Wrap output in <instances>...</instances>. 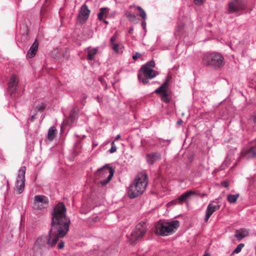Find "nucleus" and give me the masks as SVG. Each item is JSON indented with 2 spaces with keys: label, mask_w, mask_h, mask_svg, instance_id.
Returning <instances> with one entry per match:
<instances>
[{
  "label": "nucleus",
  "mask_w": 256,
  "mask_h": 256,
  "mask_svg": "<svg viewBox=\"0 0 256 256\" xmlns=\"http://www.w3.org/2000/svg\"><path fill=\"white\" fill-rule=\"evenodd\" d=\"M66 210L64 203L56 205L52 212V225L48 236H42L36 241L40 248L54 246L58 239L64 237L69 230L70 220L66 216Z\"/></svg>",
  "instance_id": "nucleus-1"
},
{
  "label": "nucleus",
  "mask_w": 256,
  "mask_h": 256,
  "mask_svg": "<svg viewBox=\"0 0 256 256\" xmlns=\"http://www.w3.org/2000/svg\"><path fill=\"white\" fill-rule=\"evenodd\" d=\"M148 184V178L145 172L138 174L134 181L130 184L128 194L130 198L141 195L145 190Z\"/></svg>",
  "instance_id": "nucleus-2"
},
{
  "label": "nucleus",
  "mask_w": 256,
  "mask_h": 256,
  "mask_svg": "<svg viewBox=\"0 0 256 256\" xmlns=\"http://www.w3.org/2000/svg\"><path fill=\"white\" fill-rule=\"evenodd\" d=\"M224 58L222 54L217 52L205 54L202 58V62L206 66L214 70H218L224 65Z\"/></svg>",
  "instance_id": "nucleus-3"
},
{
  "label": "nucleus",
  "mask_w": 256,
  "mask_h": 256,
  "mask_svg": "<svg viewBox=\"0 0 256 256\" xmlns=\"http://www.w3.org/2000/svg\"><path fill=\"white\" fill-rule=\"evenodd\" d=\"M178 220H172L169 222H158L156 225V234L162 236H167L175 232L179 226Z\"/></svg>",
  "instance_id": "nucleus-4"
},
{
  "label": "nucleus",
  "mask_w": 256,
  "mask_h": 256,
  "mask_svg": "<svg viewBox=\"0 0 256 256\" xmlns=\"http://www.w3.org/2000/svg\"><path fill=\"white\" fill-rule=\"evenodd\" d=\"M146 231V223L144 222L138 223L136 226L130 236H128L130 244L132 245L136 244L142 238Z\"/></svg>",
  "instance_id": "nucleus-5"
},
{
  "label": "nucleus",
  "mask_w": 256,
  "mask_h": 256,
  "mask_svg": "<svg viewBox=\"0 0 256 256\" xmlns=\"http://www.w3.org/2000/svg\"><path fill=\"white\" fill-rule=\"evenodd\" d=\"M114 170L108 164H106L98 168L96 173L97 176L100 178V183L102 186H106L111 180L114 174Z\"/></svg>",
  "instance_id": "nucleus-6"
},
{
  "label": "nucleus",
  "mask_w": 256,
  "mask_h": 256,
  "mask_svg": "<svg viewBox=\"0 0 256 256\" xmlns=\"http://www.w3.org/2000/svg\"><path fill=\"white\" fill-rule=\"evenodd\" d=\"M245 0H230L228 4V14H240V12L245 10Z\"/></svg>",
  "instance_id": "nucleus-7"
},
{
  "label": "nucleus",
  "mask_w": 256,
  "mask_h": 256,
  "mask_svg": "<svg viewBox=\"0 0 256 256\" xmlns=\"http://www.w3.org/2000/svg\"><path fill=\"white\" fill-rule=\"evenodd\" d=\"M26 167H20L18 172V174L16 180V191L18 194H21L24 192L25 186V174Z\"/></svg>",
  "instance_id": "nucleus-8"
},
{
  "label": "nucleus",
  "mask_w": 256,
  "mask_h": 256,
  "mask_svg": "<svg viewBox=\"0 0 256 256\" xmlns=\"http://www.w3.org/2000/svg\"><path fill=\"white\" fill-rule=\"evenodd\" d=\"M154 66V60H150L141 67L140 72H142L144 76L150 79L153 78L158 74V72L152 69Z\"/></svg>",
  "instance_id": "nucleus-9"
},
{
  "label": "nucleus",
  "mask_w": 256,
  "mask_h": 256,
  "mask_svg": "<svg viewBox=\"0 0 256 256\" xmlns=\"http://www.w3.org/2000/svg\"><path fill=\"white\" fill-rule=\"evenodd\" d=\"M48 202V198L44 195H36L34 197V204L36 209L42 210L46 208Z\"/></svg>",
  "instance_id": "nucleus-10"
},
{
  "label": "nucleus",
  "mask_w": 256,
  "mask_h": 256,
  "mask_svg": "<svg viewBox=\"0 0 256 256\" xmlns=\"http://www.w3.org/2000/svg\"><path fill=\"white\" fill-rule=\"evenodd\" d=\"M240 156L247 159L254 158L256 156V139L252 142L249 148L242 150Z\"/></svg>",
  "instance_id": "nucleus-11"
},
{
  "label": "nucleus",
  "mask_w": 256,
  "mask_h": 256,
  "mask_svg": "<svg viewBox=\"0 0 256 256\" xmlns=\"http://www.w3.org/2000/svg\"><path fill=\"white\" fill-rule=\"evenodd\" d=\"M195 196L198 195V194L194 192L192 190H188L187 192H186L183 194H182L177 199H176L174 200H172L171 202V203L176 204H182L184 202H186L188 199L191 196Z\"/></svg>",
  "instance_id": "nucleus-12"
},
{
  "label": "nucleus",
  "mask_w": 256,
  "mask_h": 256,
  "mask_svg": "<svg viewBox=\"0 0 256 256\" xmlns=\"http://www.w3.org/2000/svg\"><path fill=\"white\" fill-rule=\"evenodd\" d=\"M18 82L17 77L14 74L12 75L8 83V87L7 92L11 94H15L18 90Z\"/></svg>",
  "instance_id": "nucleus-13"
},
{
  "label": "nucleus",
  "mask_w": 256,
  "mask_h": 256,
  "mask_svg": "<svg viewBox=\"0 0 256 256\" xmlns=\"http://www.w3.org/2000/svg\"><path fill=\"white\" fill-rule=\"evenodd\" d=\"M90 13V10L88 6L86 4H83L78 15L80 22H85L88 20Z\"/></svg>",
  "instance_id": "nucleus-14"
},
{
  "label": "nucleus",
  "mask_w": 256,
  "mask_h": 256,
  "mask_svg": "<svg viewBox=\"0 0 256 256\" xmlns=\"http://www.w3.org/2000/svg\"><path fill=\"white\" fill-rule=\"evenodd\" d=\"M220 206L218 204L214 205V204L210 203L208 204L207 208L206 210V216L204 217V221L208 222L214 212L219 210Z\"/></svg>",
  "instance_id": "nucleus-15"
},
{
  "label": "nucleus",
  "mask_w": 256,
  "mask_h": 256,
  "mask_svg": "<svg viewBox=\"0 0 256 256\" xmlns=\"http://www.w3.org/2000/svg\"><path fill=\"white\" fill-rule=\"evenodd\" d=\"M147 162L149 164H152L154 163L161 158V155L160 152H154L148 154L146 156Z\"/></svg>",
  "instance_id": "nucleus-16"
},
{
  "label": "nucleus",
  "mask_w": 256,
  "mask_h": 256,
  "mask_svg": "<svg viewBox=\"0 0 256 256\" xmlns=\"http://www.w3.org/2000/svg\"><path fill=\"white\" fill-rule=\"evenodd\" d=\"M38 40H36L32 46H30V48L29 49L28 51L27 52V57L28 58H34L38 50Z\"/></svg>",
  "instance_id": "nucleus-17"
},
{
  "label": "nucleus",
  "mask_w": 256,
  "mask_h": 256,
  "mask_svg": "<svg viewBox=\"0 0 256 256\" xmlns=\"http://www.w3.org/2000/svg\"><path fill=\"white\" fill-rule=\"evenodd\" d=\"M248 234L249 232L248 230L245 228H241L236 231L234 236L238 240H240L245 237L248 236Z\"/></svg>",
  "instance_id": "nucleus-18"
},
{
  "label": "nucleus",
  "mask_w": 256,
  "mask_h": 256,
  "mask_svg": "<svg viewBox=\"0 0 256 256\" xmlns=\"http://www.w3.org/2000/svg\"><path fill=\"white\" fill-rule=\"evenodd\" d=\"M168 79L166 78L164 83L155 90L154 92L160 95L167 92V88L168 86Z\"/></svg>",
  "instance_id": "nucleus-19"
},
{
  "label": "nucleus",
  "mask_w": 256,
  "mask_h": 256,
  "mask_svg": "<svg viewBox=\"0 0 256 256\" xmlns=\"http://www.w3.org/2000/svg\"><path fill=\"white\" fill-rule=\"evenodd\" d=\"M109 9L107 8H102L100 10V12L98 14V18L100 20H104L108 17V14Z\"/></svg>",
  "instance_id": "nucleus-20"
},
{
  "label": "nucleus",
  "mask_w": 256,
  "mask_h": 256,
  "mask_svg": "<svg viewBox=\"0 0 256 256\" xmlns=\"http://www.w3.org/2000/svg\"><path fill=\"white\" fill-rule=\"evenodd\" d=\"M86 50L88 52L87 60H94V56L98 52V49L96 48H88Z\"/></svg>",
  "instance_id": "nucleus-21"
},
{
  "label": "nucleus",
  "mask_w": 256,
  "mask_h": 256,
  "mask_svg": "<svg viewBox=\"0 0 256 256\" xmlns=\"http://www.w3.org/2000/svg\"><path fill=\"white\" fill-rule=\"evenodd\" d=\"M56 133V129L54 126H51L48 129L47 138L49 141H52L54 140Z\"/></svg>",
  "instance_id": "nucleus-22"
},
{
  "label": "nucleus",
  "mask_w": 256,
  "mask_h": 256,
  "mask_svg": "<svg viewBox=\"0 0 256 256\" xmlns=\"http://www.w3.org/2000/svg\"><path fill=\"white\" fill-rule=\"evenodd\" d=\"M239 196H240V194H228L227 196L228 201L230 204H234L236 202Z\"/></svg>",
  "instance_id": "nucleus-23"
},
{
  "label": "nucleus",
  "mask_w": 256,
  "mask_h": 256,
  "mask_svg": "<svg viewBox=\"0 0 256 256\" xmlns=\"http://www.w3.org/2000/svg\"><path fill=\"white\" fill-rule=\"evenodd\" d=\"M184 28V24H178L176 31L174 32V34L176 37L180 36L183 32Z\"/></svg>",
  "instance_id": "nucleus-24"
},
{
  "label": "nucleus",
  "mask_w": 256,
  "mask_h": 256,
  "mask_svg": "<svg viewBox=\"0 0 256 256\" xmlns=\"http://www.w3.org/2000/svg\"><path fill=\"white\" fill-rule=\"evenodd\" d=\"M46 104L42 102L38 104L34 109L31 110V112L32 113V112H42L46 108Z\"/></svg>",
  "instance_id": "nucleus-25"
},
{
  "label": "nucleus",
  "mask_w": 256,
  "mask_h": 256,
  "mask_svg": "<svg viewBox=\"0 0 256 256\" xmlns=\"http://www.w3.org/2000/svg\"><path fill=\"white\" fill-rule=\"evenodd\" d=\"M111 46L114 53L117 54H119L120 50L124 48L122 44H115Z\"/></svg>",
  "instance_id": "nucleus-26"
},
{
  "label": "nucleus",
  "mask_w": 256,
  "mask_h": 256,
  "mask_svg": "<svg viewBox=\"0 0 256 256\" xmlns=\"http://www.w3.org/2000/svg\"><path fill=\"white\" fill-rule=\"evenodd\" d=\"M149 78L146 77L144 76V73L142 72H139L138 74V79L140 82H142L144 84H146L148 83V79Z\"/></svg>",
  "instance_id": "nucleus-27"
},
{
  "label": "nucleus",
  "mask_w": 256,
  "mask_h": 256,
  "mask_svg": "<svg viewBox=\"0 0 256 256\" xmlns=\"http://www.w3.org/2000/svg\"><path fill=\"white\" fill-rule=\"evenodd\" d=\"M127 18L130 22L134 24L138 23L139 21V20L137 18V16L134 14L130 13L128 14Z\"/></svg>",
  "instance_id": "nucleus-28"
},
{
  "label": "nucleus",
  "mask_w": 256,
  "mask_h": 256,
  "mask_svg": "<svg viewBox=\"0 0 256 256\" xmlns=\"http://www.w3.org/2000/svg\"><path fill=\"white\" fill-rule=\"evenodd\" d=\"M136 8L138 10L140 11L139 16L144 20H146V12L140 6H137Z\"/></svg>",
  "instance_id": "nucleus-29"
},
{
  "label": "nucleus",
  "mask_w": 256,
  "mask_h": 256,
  "mask_svg": "<svg viewBox=\"0 0 256 256\" xmlns=\"http://www.w3.org/2000/svg\"><path fill=\"white\" fill-rule=\"evenodd\" d=\"M160 96H161L162 100L164 102L166 103H168L170 102V98H169V96H168L167 92L160 94Z\"/></svg>",
  "instance_id": "nucleus-30"
},
{
  "label": "nucleus",
  "mask_w": 256,
  "mask_h": 256,
  "mask_svg": "<svg viewBox=\"0 0 256 256\" xmlns=\"http://www.w3.org/2000/svg\"><path fill=\"white\" fill-rule=\"evenodd\" d=\"M77 118L78 114L76 112V111L72 110L70 112L69 118L71 120L72 122H74L76 120Z\"/></svg>",
  "instance_id": "nucleus-31"
},
{
  "label": "nucleus",
  "mask_w": 256,
  "mask_h": 256,
  "mask_svg": "<svg viewBox=\"0 0 256 256\" xmlns=\"http://www.w3.org/2000/svg\"><path fill=\"white\" fill-rule=\"evenodd\" d=\"M244 246V244H242V243L239 244L236 246V248L234 249V250L233 253H236V254L239 253L241 251L242 248Z\"/></svg>",
  "instance_id": "nucleus-32"
},
{
  "label": "nucleus",
  "mask_w": 256,
  "mask_h": 256,
  "mask_svg": "<svg viewBox=\"0 0 256 256\" xmlns=\"http://www.w3.org/2000/svg\"><path fill=\"white\" fill-rule=\"evenodd\" d=\"M112 147L111 148L108 150V152L110 153H113L116 151V146L114 141H113L111 143Z\"/></svg>",
  "instance_id": "nucleus-33"
},
{
  "label": "nucleus",
  "mask_w": 256,
  "mask_h": 256,
  "mask_svg": "<svg viewBox=\"0 0 256 256\" xmlns=\"http://www.w3.org/2000/svg\"><path fill=\"white\" fill-rule=\"evenodd\" d=\"M116 38H117V35L116 34H114L110 38V46H112L114 44H115V43H114V42L116 41Z\"/></svg>",
  "instance_id": "nucleus-34"
},
{
  "label": "nucleus",
  "mask_w": 256,
  "mask_h": 256,
  "mask_svg": "<svg viewBox=\"0 0 256 256\" xmlns=\"http://www.w3.org/2000/svg\"><path fill=\"white\" fill-rule=\"evenodd\" d=\"M4 179H5V182H4V184L2 187L6 188V192H7L8 191V189L9 188L8 181V180H6L5 178H4Z\"/></svg>",
  "instance_id": "nucleus-35"
},
{
  "label": "nucleus",
  "mask_w": 256,
  "mask_h": 256,
  "mask_svg": "<svg viewBox=\"0 0 256 256\" xmlns=\"http://www.w3.org/2000/svg\"><path fill=\"white\" fill-rule=\"evenodd\" d=\"M193 1L196 5L200 6L204 4V0H193Z\"/></svg>",
  "instance_id": "nucleus-36"
},
{
  "label": "nucleus",
  "mask_w": 256,
  "mask_h": 256,
  "mask_svg": "<svg viewBox=\"0 0 256 256\" xmlns=\"http://www.w3.org/2000/svg\"><path fill=\"white\" fill-rule=\"evenodd\" d=\"M221 184L224 187L228 188V186H229V183L228 182L224 180V181L222 182Z\"/></svg>",
  "instance_id": "nucleus-37"
},
{
  "label": "nucleus",
  "mask_w": 256,
  "mask_h": 256,
  "mask_svg": "<svg viewBox=\"0 0 256 256\" xmlns=\"http://www.w3.org/2000/svg\"><path fill=\"white\" fill-rule=\"evenodd\" d=\"M141 56L139 52H136L134 55L132 56V58L134 60H136L138 58H139Z\"/></svg>",
  "instance_id": "nucleus-38"
},
{
  "label": "nucleus",
  "mask_w": 256,
  "mask_h": 256,
  "mask_svg": "<svg viewBox=\"0 0 256 256\" xmlns=\"http://www.w3.org/2000/svg\"><path fill=\"white\" fill-rule=\"evenodd\" d=\"M64 242L61 241L58 244V248L59 249H62L64 247Z\"/></svg>",
  "instance_id": "nucleus-39"
},
{
  "label": "nucleus",
  "mask_w": 256,
  "mask_h": 256,
  "mask_svg": "<svg viewBox=\"0 0 256 256\" xmlns=\"http://www.w3.org/2000/svg\"><path fill=\"white\" fill-rule=\"evenodd\" d=\"M252 119L254 122L256 124V112L252 114Z\"/></svg>",
  "instance_id": "nucleus-40"
},
{
  "label": "nucleus",
  "mask_w": 256,
  "mask_h": 256,
  "mask_svg": "<svg viewBox=\"0 0 256 256\" xmlns=\"http://www.w3.org/2000/svg\"><path fill=\"white\" fill-rule=\"evenodd\" d=\"M141 25H142V26L143 28L144 29H145L146 28V22L145 20H144V21H142V22Z\"/></svg>",
  "instance_id": "nucleus-41"
},
{
  "label": "nucleus",
  "mask_w": 256,
  "mask_h": 256,
  "mask_svg": "<svg viewBox=\"0 0 256 256\" xmlns=\"http://www.w3.org/2000/svg\"><path fill=\"white\" fill-rule=\"evenodd\" d=\"M133 30H134L133 28L132 27L130 28L129 29V30H128L129 34H132L133 32Z\"/></svg>",
  "instance_id": "nucleus-42"
},
{
  "label": "nucleus",
  "mask_w": 256,
  "mask_h": 256,
  "mask_svg": "<svg viewBox=\"0 0 256 256\" xmlns=\"http://www.w3.org/2000/svg\"><path fill=\"white\" fill-rule=\"evenodd\" d=\"M120 138V134H118L116 136V137L115 138L114 140H119Z\"/></svg>",
  "instance_id": "nucleus-43"
},
{
  "label": "nucleus",
  "mask_w": 256,
  "mask_h": 256,
  "mask_svg": "<svg viewBox=\"0 0 256 256\" xmlns=\"http://www.w3.org/2000/svg\"><path fill=\"white\" fill-rule=\"evenodd\" d=\"M34 118V115L32 114L31 118L28 120H32Z\"/></svg>",
  "instance_id": "nucleus-44"
},
{
  "label": "nucleus",
  "mask_w": 256,
  "mask_h": 256,
  "mask_svg": "<svg viewBox=\"0 0 256 256\" xmlns=\"http://www.w3.org/2000/svg\"><path fill=\"white\" fill-rule=\"evenodd\" d=\"M206 196H207V194H202L200 195V196H201L202 198V197Z\"/></svg>",
  "instance_id": "nucleus-45"
},
{
  "label": "nucleus",
  "mask_w": 256,
  "mask_h": 256,
  "mask_svg": "<svg viewBox=\"0 0 256 256\" xmlns=\"http://www.w3.org/2000/svg\"><path fill=\"white\" fill-rule=\"evenodd\" d=\"M177 124H182V120H178V122H177Z\"/></svg>",
  "instance_id": "nucleus-46"
},
{
  "label": "nucleus",
  "mask_w": 256,
  "mask_h": 256,
  "mask_svg": "<svg viewBox=\"0 0 256 256\" xmlns=\"http://www.w3.org/2000/svg\"><path fill=\"white\" fill-rule=\"evenodd\" d=\"M102 21L104 22L106 24H108V21L105 20L104 19Z\"/></svg>",
  "instance_id": "nucleus-47"
},
{
  "label": "nucleus",
  "mask_w": 256,
  "mask_h": 256,
  "mask_svg": "<svg viewBox=\"0 0 256 256\" xmlns=\"http://www.w3.org/2000/svg\"><path fill=\"white\" fill-rule=\"evenodd\" d=\"M74 136H75L78 137V138H80V137L78 135L76 134H75Z\"/></svg>",
  "instance_id": "nucleus-48"
},
{
  "label": "nucleus",
  "mask_w": 256,
  "mask_h": 256,
  "mask_svg": "<svg viewBox=\"0 0 256 256\" xmlns=\"http://www.w3.org/2000/svg\"><path fill=\"white\" fill-rule=\"evenodd\" d=\"M85 137H86V136H85V135H83V136H82V138H84Z\"/></svg>",
  "instance_id": "nucleus-49"
},
{
  "label": "nucleus",
  "mask_w": 256,
  "mask_h": 256,
  "mask_svg": "<svg viewBox=\"0 0 256 256\" xmlns=\"http://www.w3.org/2000/svg\"><path fill=\"white\" fill-rule=\"evenodd\" d=\"M203 256H209V255H208V254H204Z\"/></svg>",
  "instance_id": "nucleus-50"
}]
</instances>
